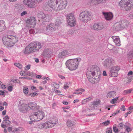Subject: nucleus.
Segmentation results:
<instances>
[{
	"mask_svg": "<svg viewBox=\"0 0 133 133\" xmlns=\"http://www.w3.org/2000/svg\"><path fill=\"white\" fill-rule=\"evenodd\" d=\"M101 75L99 69L96 65L91 66L87 70V76L88 80L91 83H97L100 79Z\"/></svg>",
	"mask_w": 133,
	"mask_h": 133,
	"instance_id": "f257e3e1",
	"label": "nucleus"
},
{
	"mask_svg": "<svg viewBox=\"0 0 133 133\" xmlns=\"http://www.w3.org/2000/svg\"><path fill=\"white\" fill-rule=\"evenodd\" d=\"M48 4L54 10L60 11L65 8L67 2L66 0H49Z\"/></svg>",
	"mask_w": 133,
	"mask_h": 133,
	"instance_id": "f03ea898",
	"label": "nucleus"
},
{
	"mask_svg": "<svg viewBox=\"0 0 133 133\" xmlns=\"http://www.w3.org/2000/svg\"><path fill=\"white\" fill-rule=\"evenodd\" d=\"M18 38L16 35H8L4 36L2 39L3 42L7 47L13 46L18 41Z\"/></svg>",
	"mask_w": 133,
	"mask_h": 133,
	"instance_id": "7ed1b4c3",
	"label": "nucleus"
},
{
	"mask_svg": "<svg viewBox=\"0 0 133 133\" xmlns=\"http://www.w3.org/2000/svg\"><path fill=\"white\" fill-rule=\"evenodd\" d=\"M81 61L80 58L68 60L66 62V65L71 70H76L78 67L79 62Z\"/></svg>",
	"mask_w": 133,
	"mask_h": 133,
	"instance_id": "20e7f679",
	"label": "nucleus"
},
{
	"mask_svg": "<svg viewBox=\"0 0 133 133\" xmlns=\"http://www.w3.org/2000/svg\"><path fill=\"white\" fill-rule=\"evenodd\" d=\"M121 10L127 11L133 8V0H122L119 3Z\"/></svg>",
	"mask_w": 133,
	"mask_h": 133,
	"instance_id": "39448f33",
	"label": "nucleus"
},
{
	"mask_svg": "<svg viewBox=\"0 0 133 133\" xmlns=\"http://www.w3.org/2000/svg\"><path fill=\"white\" fill-rule=\"evenodd\" d=\"M44 116V112L42 111L39 110L33 112L30 116V118L32 121H36L42 120Z\"/></svg>",
	"mask_w": 133,
	"mask_h": 133,
	"instance_id": "423d86ee",
	"label": "nucleus"
},
{
	"mask_svg": "<svg viewBox=\"0 0 133 133\" xmlns=\"http://www.w3.org/2000/svg\"><path fill=\"white\" fill-rule=\"evenodd\" d=\"M92 15L91 12L88 11H84L80 13L79 19L81 21L84 23H87L90 20Z\"/></svg>",
	"mask_w": 133,
	"mask_h": 133,
	"instance_id": "0eeeda50",
	"label": "nucleus"
},
{
	"mask_svg": "<svg viewBox=\"0 0 133 133\" xmlns=\"http://www.w3.org/2000/svg\"><path fill=\"white\" fill-rule=\"evenodd\" d=\"M67 22L69 25L71 27H74L76 24V19L75 16L72 14H70L67 15L66 17Z\"/></svg>",
	"mask_w": 133,
	"mask_h": 133,
	"instance_id": "6e6552de",
	"label": "nucleus"
},
{
	"mask_svg": "<svg viewBox=\"0 0 133 133\" xmlns=\"http://www.w3.org/2000/svg\"><path fill=\"white\" fill-rule=\"evenodd\" d=\"M120 67L118 66H114L110 69L109 76L111 77H117L118 75V72L120 70Z\"/></svg>",
	"mask_w": 133,
	"mask_h": 133,
	"instance_id": "1a4fd4ad",
	"label": "nucleus"
},
{
	"mask_svg": "<svg viewBox=\"0 0 133 133\" xmlns=\"http://www.w3.org/2000/svg\"><path fill=\"white\" fill-rule=\"evenodd\" d=\"M33 53L37 51L41 47V45L39 42H33L28 45Z\"/></svg>",
	"mask_w": 133,
	"mask_h": 133,
	"instance_id": "9d476101",
	"label": "nucleus"
},
{
	"mask_svg": "<svg viewBox=\"0 0 133 133\" xmlns=\"http://www.w3.org/2000/svg\"><path fill=\"white\" fill-rule=\"evenodd\" d=\"M36 21L34 17H31L28 19L26 21V26L28 28H34L36 25Z\"/></svg>",
	"mask_w": 133,
	"mask_h": 133,
	"instance_id": "9b49d317",
	"label": "nucleus"
},
{
	"mask_svg": "<svg viewBox=\"0 0 133 133\" xmlns=\"http://www.w3.org/2000/svg\"><path fill=\"white\" fill-rule=\"evenodd\" d=\"M23 3L25 5L32 8H35L37 5L36 2L35 0H24Z\"/></svg>",
	"mask_w": 133,
	"mask_h": 133,
	"instance_id": "f8f14e48",
	"label": "nucleus"
},
{
	"mask_svg": "<svg viewBox=\"0 0 133 133\" xmlns=\"http://www.w3.org/2000/svg\"><path fill=\"white\" fill-rule=\"evenodd\" d=\"M57 29L58 28L54 24H51L47 26L46 30L47 34L49 35Z\"/></svg>",
	"mask_w": 133,
	"mask_h": 133,
	"instance_id": "ddd939ff",
	"label": "nucleus"
},
{
	"mask_svg": "<svg viewBox=\"0 0 133 133\" xmlns=\"http://www.w3.org/2000/svg\"><path fill=\"white\" fill-rule=\"evenodd\" d=\"M114 63V60L111 58H108L106 59L104 61L103 65L105 67H109Z\"/></svg>",
	"mask_w": 133,
	"mask_h": 133,
	"instance_id": "4468645a",
	"label": "nucleus"
},
{
	"mask_svg": "<svg viewBox=\"0 0 133 133\" xmlns=\"http://www.w3.org/2000/svg\"><path fill=\"white\" fill-rule=\"evenodd\" d=\"M38 127L40 129H45L52 128L48 121L45 123H41L39 124Z\"/></svg>",
	"mask_w": 133,
	"mask_h": 133,
	"instance_id": "2eb2a0df",
	"label": "nucleus"
},
{
	"mask_svg": "<svg viewBox=\"0 0 133 133\" xmlns=\"http://www.w3.org/2000/svg\"><path fill=\"white\" fill-rule=\"evenodd\" d=\"M19 110L21 112H25L30 110V108L28 104L23 103L20 106Z\"/></svg>",
	"mask_w": 133,
	"mask_h": 133,
	"instance_id": "dca6fc26",
	"label": "nucleus"
},
{
	"mask_svg": "<svg viewBox=\"0 0 133 133\" xmlns=\"http://www.w3.org/2000/svg\"><path fill=\"white\" fill-rule=\"evenodd\" d=\"M48 121L49 122L50 125L52 128L57 123L58 120L56 118L52 116L50 117L49 120Z\"/></svg>",
	"mask_w": 133,
	"mask_h": 133,
	"instance_id": "f3484780",
	"label": "nucleus"
},
{
	"mask_svg": "<svg viewBox=\"0 0 133 133\" xmlns=\"http://www.w3.org/2000/svg\"><path fill=\"white\" fill-rule=\"evenodd\" d=\"M103 15L104 16L106 20L107 21H110L111 20L113 17V15L111 12H102Z\"/></svg>",
	"mask_w": 133,
	"mask_h": 133,
	"instance_id": "a211bd4d",
	"label": "nucleus"
},
{
	"mask_svg": "<svg viewBox=\"0 0 133 133\" xmlns=\"http://www.w3.org/2000/svg\"><path fill=\"white\" fill-rule=\"evenodd\" d=\"M122 22L120 21L116 23L114 25V29L116 31H119L123 28L121 25Z\"/></svg>",
	"mask_w": 133,
	"mask_h": 133,
	"instance_id": "6ab92c4d",
	"label": "nucleus"
},
{
	"mask_svg": "<svg viewBox=\"0 0 133 133\" xmlns=\"http://www.w3.org/2000/svg\"><path fill=\"white\" fill-rule=\"evenodd\" d=\"M111 38L113 40L114 42L116 45L118 46H120L121 42L119 36H113L111 37Z\"/></svg>",
	"mask_w": 133,
	"mask_h": 133,
	"instance_id": "aec40b11",
	"label": "nucleus"
},
{
	"mask_svg": "<svg viewBox=\"0 0 133 133\" xmlns=\"http://www.w3.org/2000/svg\"><path fill=\"white\" fill-rule=\"evenodd\" d=\"M116 95V93L114 91H110L108 92L106 97L108 98H111L114 97Z\"/></svg>",
	"mask_w": 133,
	"mask_h": 133,
	"instance_id": "412c9836",
	"label": "nucleus"
},
{
	"mask_svg": "<svg viewBox=\"0 0 133 133\" xmlns=\"http://www.w3.org/2000/svg\"><path fill=\"white\" fill-rule=\"evenodd\" d=\"M70 53L67 50H64L59 53L58 55V57L59 58H62L63 57L68 55Z\"/></svg>",
	"mask_w": 133,
	"mask_h": 133,
	"instance_id": "4be33fe9",
	"label": "nucleus"
},
{
	"mask_svg": "<svg viewBox=\"0 0 133 133\" xmlns=\"http://www.w3.org/2000/svg\"><path fill=\"white\" fill-rule=\"evenodd\" d=\"M23 52L25 54H28L33 53L28 45L25 47L24 50Z\"/></svg>",
	"mask_w": 133,
	"mask_h": 133,
	"instance_id": "5701e85b",
	"label": "nucleus"
},
{
	"mask_svg": "<svg viewBox=\"0 0 133 133\" xmlns=\"http://www.w3.org/2000/svg\"><path fill=\"white\" fill-rule=\"evenodd\" d=\"M103 28V25H99L97 23H95L94 25L93 28L95 30H98L102 29Z\"/></svg>",
	"mask_w": 133,
	"mask_h": 133,
	"instance_id": "b1692460",
	"label": "nucleus"
},
{
	"mask_svg": "<svg viewBox=\"0 0 133 133\" xmlns=\"http://www.w3.org/2000/svg\"><path fill=\"white\" fill-rule=\"evenodd\" d=\"M76 123V121L75 120H68L66 122V125L70 127L75 125Z\"/></svg>",
	"mask_w": 133,
	"mask_h": 133,
	"instance_id": "393cba45",
	"label": "nucleus"
},
{
	"mask_svg": "<svg viewBox=\"0 0 133 133\" xmlns=\"http://www.w3.org/2000/svg\"><path fill=\"white\" fill-rule=\"evenodd\" d=\"M120 22H122L121 25L123 29L127 27L129 25V22L126 20L122 21Z\"/></svg>",
	"mask_w": 133,
	"mask_h": 133,
	"instance_id": "a878e982",
	"label": "nucleus"
},
{
	"mask_svg": "<svg viewBox=\"0 0 133 133\" xmlns=\"http://www.w3.org/2000/svg\"><path fill=\"white\" fill-rule=\"evenodd\" d=\"M101 3L100 0H91L90 4L91 5H94Z\"/></svg>",
	"mask_w": 133,
	"mask_h": 133,
	"instance_id": "bb28decb",
	"label": "nucleus"
},
{
	"mask_svg": "<svg viewBox=\"0 0 133 133\" xmlns=\"http://www.w3.org/2000/svg\"><path fill=\"white\" fill-rule=\"evenodd\" d=\"M133 73L132 71H130L128 74V77H127L128 81L130 82L132 79L133 76H131L133 74Z\"/></svg>",
	"mask_w": 133,
	"mask_h": 133,
	"instance_id": "cd10ccee",
	"label": "nucleus"
},
{
	"mask_svg": "<svg viewBox=\"0 0 133 133\" xmlns=\"http://www.w3.org/2000/svg\"><path fill=\"white\" fill-rule=\"evenodd\" d=\"M44 17H43V19H42L45 22H49L50 21L51 18V16H49L48 15H45L44 16Z\"/></svg>",
	"mask_w": 133,
	"mask_h": 133,
	"instance_id": "c85d7f7f",
	"label": "nucleus"
},
{
	"mask_svg": "<svg viewBox=\"0 0 133 133\" xmlns=\"http://www.w3.org/2000/svg\"><path fill=\"white\" fill-rule=\"evenodd\" d=\"M4 21L3 20H0V31L4 29Z\"/></svg>",
	"mask_w": 133,
	"mask_h": 133,
	"instance_id": "c756f323",
	"label": "nucleus"
},
{
	"mask_svg": "<svg viewBox=\"0 0 133 133\" xmlns=\"http://www.w3.org/2000/svg\"><path fill=\"white\" fill-rule=\"evenodd\" d=\"M9 118L8 116H6L4 117L3 119V120L2 122L3 123H6L8 122V124H10V122L9 121Z\"/></svg>",
	"mask_w": 133,
	"mask_h": 133,
	"instance_id": "7c9ffc66",
	"label": "nucleus"
},
{
	"mask_svg": "<svg viewBox=\"0 0 133 133\" xmlns=\"http://www.w3.org/2000/svg\"><path fill=\"white\" fill-rule=\"evenodd\" d=\"M85 91V90L82 89H80L78 90H76V91L73 93L74 94H82L81 92H84Z\"/></svg>",
	"mask_w": 133,
	"mask_h": 133,
	"instance_id": "2f4dec72",
	"label": "nucleus"
},
{
	"mask_svg": "<svg viewBox=\"0 0 133 133\" xmlns=\"http://www.w3.org/2000/svg\"><path fill=\"white\" fill-rule=\"evenodd\" d=\"M29 107L30 108V110L31 109L34 110V107L36 105V103L34 102H30L28 104Z\"/></svg>",
	"mask_w": 133,
	"mask_h": 133,
	"instance_id": "473e14b6",
	"label": "nucleus"
},
{
	"mask_svg": "<svg viewBox=\"0 0 133 133\" xmlns=\"http://www.w3.org/2000/svg\"><path fill=\"white\" fill-rule=\"evenodd\" d=\"M23 91L24 93L25 96H28V93L29 92L28 88L27 87H25L23 88Z\"/></svg>",
	"mask_w": 133,
	"mask_h": 133,
	"instance_id": "72a5a7b5",
	"label": "nucleus"
},
{
	"mask_svg": "<svg viewBox=\"0 0 133 133\" xmlns=\"http://www.w3.org/2000/svg\"><path fill=\"white\" fill-rule=\"evenodd\" d=\"M119 98V97L114 98L112 99L110 101V103L112 104H114L117 102Z\"/></svg>",
	"mask_w": 133,
	"mask_h": 133,
	"instance_id": "f704fd0d",
	"label": "nucleus"
},
{
	"mask_svg": "<svg viewBox=\"0 0 133 133\" xmlns=\"http://www.w3.org/2000/svg\"><path fill=\"white\" fill-rule=\"evenodd\" d=\"M132 91H133V89H132L125 90L123 91V94L124 95L129 94L131 93Z\"/></svg>",
	"mask_w": 133,
	"mask_h": 133,
	"instance_id": "c9c22d12",
	"label": "nucleus"
},
{
	"mask_svg": "<svg viewBox=\"0 0 133 133\" xmlns=\"http://www.w3.org/2000/svg\"><path fill=\"white\" fill-rule=\"evenodd\" d=\"M45 14L42 12H40L37 14V17L38 18H41L43 19V17H44Z\"/></svg>",
	"mask_w": 133,
	"mask_h": 133,
	"instance_id": "e433bc0d",
	"label": "nucleus"
},
{
	"mask_svg": "<svg viewBox=\"0 0 133 133\" xmlns=\"http://www.w3.org/2000/svg\"><path fill=\"white\" fill-rule=\"evenodd\" d=\"M61 23V21L59 19H57L56 20L55 24H54L58 28V27Z\"/></svg>",
	"mask_w": 133,
	"mask_h": 133,
	"instance_id": "4c0bfd02",
	"label": "nucleus"
},
{
	"mask_svg": "<svg viewBox=\"0 0 133 133\" xmlns=\"http://www.w3.org/2000/svg\"><path fill=\"white\" fill-rule=\"evenodd\" d=\"M22 130V128H15L13 130L12 132H14L17 133Z\"/></svg>",
	"mask_w": 133,
	"mask_h": 133,
	"instance_id": "58836bf2",
	"label": "nucleus"
},
{
	"mask_svg": "<svg viewBox=\"0 0 133 133\" xmlns=\"http://www.w3.org/2000/svg\"><path fill=\"white\" fill-rule=\"evenodd\" d=\"M14 64L16 66L20 69H21L22 68V65L20 63H14Z\"/></svg>",
	"mask_w": 133,
	"mask_h": 133,
	"instance_id": "ea45409f",
	"label": "nucleus"
},
{
	"mask_svg": "<svg viewBox=\"0 0 133 133\" xmlns=\"http://www.w3.org/2000/svg\"><path fill=\"white\" fill-rule=\"evenodd\" d=\"M100 101L99 99H97L93 102V105H98L100 104Z\"/></svg>",
	"mask_w": 133,
	"mask_h": 133,
	"instance_id": "a19ab883",
	"label": "nucleus"
},
{
	"mask_svg": "<svg viewBox=\"0 0 133 133\" xmlns=\"http://www.w3.org/2000/svg\"><path fill=\"white\" fill-rule=\"evenodd\" d=\"M110 122L109 121L107 120L102 123V124L104 126H106L109 124Z\"/></svg>",
	"mask_w": 133,
	"mask_h": 133,
	"instance_id": "79ce46f5",
	"label": "nucleus"
},
{
	"mask_svg": "<svg viewBox=\"0 0 133 133\" xmlns=\"http://www.w3.org/2000/svg\"><path fill=\"white\" fill-rule=\"evenodd\" d=\"M91 100V98H88L85 99L83 100L82 102V104H84L85 103Z\"/></svg>",
	"mask_w": 133,
	"mask_h": 133,
	"instance_id": "37998d69",
	"label": "nucleus"
},
{
	"mask_svg": "<svg viewBox=\"0 0 133 133\" xmlns=\"http://www.w3.org/2000/svg\"><path fill=\"white\" fill-rule=\"evenodd\" d=\"M53 85L54 87L55 88L58 89L59 88V85L56 83L54 82L53 83Z\"/></svg>",
	"mask_w": 133,
	"mask_h": 133,
	"instance_id": "c03bdc74",
	"label": "nucleus"
},
{
	"mask_svg": "<svg viewBox=\"0 0 133 133\" xmlns=\"http://www.w3.org/2000/svg\"><path fill=\"white\" fill-rule=\"evenodd\" d=\"M38 94L37 92L31 93L29 94V95L31 97H35Z\"/></svg>",
	"mask_w": 133,
	"mask_h": 133,
	"instance_id": "a18cd8bd",
	"label": "nucleus"
},
{
	"mask_svg": "<svg viewBox=\"0 0 133 133\" xmlns=\"http://www.w3.org/2000/svg\"><path fill=\"white\" fill-rule=\"evenodd\" d=\"M31 65L29 64L27 65L24 67V70L25 71H27L30 68Z\"/></svg>",
	"mask_w": 133,
	"mask_h": 133,
	"instance_id": "49530a36",
	"label": "nucleus"
},
{
	"mask_svg": "<svg viewBox=\"0 0 133 133\" xmlns=\"http://www.w3.org/2000/svg\"><path fill=\"white\" fill-rule=\"evenodd\" d=\"M119 126L121 129H122L123 128L125 127V125L123 123H121L119 124Z\"/></svg>",
	"mask_w": 133,
	"mask_h": 133,
	"instance_id": "de8ad7c7",
	"label": "nucleus"
},
{
	"mask_svg": "<svg viewBox=\"0 0 133 133\" xmlns=\"http://www.w3.org/2000/svg\"><path fill=\"white\" fill-rule=\"evenodd\" d=\"M30 76L32 77H35L36 75L35 73H34L33 72H30Z\"/></svg>",
	"mask_w": 133,
	"mask_h": 133,
	"instance_id": "09e8293b",
	"label": "nucleus"
},
{
	"mask_svg": "<svg viewBox=\"0 0 133 133\" xmlns=\"http://www.w3.org/2000/svg\"><path fill=\"white\" fill-rule=\"evenodd\" d=\"M40 108V106L39 105H38L36 103V105L34 107V110H38Z\"/></svg>",
	"mask_w": 133,
	"mask_h": 133,
	"instance_id": "8fccbe9b",
	"label": "nucleus"
},
{
	"mask_svg": "<svg viewBox=\"0 0 133 133\" xmlns=\"http://www.w3.org/2000/svg\"><path fill=\"white\" fill-rule=\"evenodd\" d=\"M120 111L119 110H118L117 111L115 112L114 113L112 114V116H114L117 114L118 113L120 112Z\"/></svg>",
	"mask_w": 133,
	"mask_h": 133,
	"instance_id": "3c124183",
	"label": "nucleus"
},
{
	"mask_svg": "<svg viewBox=\"0 0 133 133\" xmlns=\"http://www.w3.org/2000/svg\"><path fill=\"white\" fill-rule=\"evenodd\" d=\"M113 130L116 133L117 132H118V129L116 127H114V126L113 127Z\"/></svg>",
	"mask_w": 133,
	"mask_h": 133,
	"instance_id": "603ef678",
	"label": "nucleus"
},
{
	"mask_svg": "<svg viewBox=\"0 0 133 133\" xmlns=\"http://www.w3.org/2000/svg\"><path fill=\"white\" fill-rule=\"evenodd\" d=\"M26 71H21L20 72L19 74L21 76H24L25 74Z\"/></svg>",
	"mask_w": 133,
	"mask_h": 133,
	"instance_id": "864d4df0",
	"label": "nucleus"
},
{
	"mask_svg": "<svg viewBox=\"0 0 133 133\" xmlns=\"http://www.w3.org/2000/svg\"><path fill=\"white\" fill-rule=\"evenodd\" d=\"M13 87L12 86H9L8 88V90L10 91H11L12 90Z\"/></svg>",
	"mask_w": 133,
	"mask_h": 133,
	"instance_id": "5fc2aeb1",
	"label": "nucleus"
},
{
	"mask_svg": "<svg viewBox=\"0 0 133 133\" xmlns=\"http://www.w3.org/2000/svg\"><path fill=\"white\" fill-rule=\"evenodd\" d=\"M120 109L123 111H125V110L124 105H122L121 106Z\"/></svg>",
	"mask_w": 133,
	"mask_h": 133,
	"instance_id": "6e6d98bb",
	"label": "nucleus"
},
{
	"mask_svg": "<svg viewBox=\"0 0 133 133\" xmlns=\"http://www.w3.org/2000/svg\"><path fill=\"white\" fill-rule=\"evenodd\" d=\"M126 130L127 131L128 133L131 131V129L130 128L127 126H126Z\"/></svg>",
	"mask_w": 133,
	"mask_h": 133,
	"instance_id": "4d7b16f0",
	"label": "nucleus"
},
{
	"mask_svg": "<svg viewBox=\"0 0 133 133\" xmlns=\"http://www.w3.org/2000/svg\"><path fill=\"white\" fill-rule=\"evenodd\" d=\"M131 112V111H129V112L125 113L124 115V116L125 117H126L128 116V115L130 114Z\"/></svg>",
	"mask_w": 133,
	"mask_h": 133,
	"instance_id": "13d9d810",
	"label": "nucleus"
},
{
	"mask_svg": "<svg viewBox=\"0 0 133 133\" xmlns=\"http://www.w3.org/2000/svg\"><path fill=\"white\" fill-rule=\"evenodd\" d=\"M35 32V31L33 29H31L29 31V32L30 34H34Z\"/></svg>",
	"mask_w": 133,
	"mask_h": 133,
	"instance_id": "bf43d9fd",
	"label": "nucleus"
},
{
	"mask_svg": "<svg viewBox=\"0 0 133 133\" xmlns=\"http://www.w3.org/2000/svg\"><path fill=\"white\" fill-rule=\"evenodd\" d=\"M31 88L32 90L34 91H35L37 90L36 87L35 86H31Z\"/></svg>",
	"mask_w": 133,
	"mask_h": 133,
	"instance_id": "052dcab7",
	"label": "nucleus"
},
{
	"mask_svg": "<svg viewBox=\"0 0 133 133\" xmlns=\"http://www.w3.org/2000/svg\"><path fill=\"white\" fill-rule=\"evenodd\" d=\"M0 95L4 96L5 95V92L2 91L0 90Z\"/></svg>",
	"mask_w": 133,
	"mask_h": 133,
	"instance_id": "680f3d73",
	"label": "nucleus"
},
{
	"mask_svg": "<svg viewBox=\"0 0 133 133\" xmlns=\"http://www.w3.org/2000/svg\"><path fill=\"white\" fill-rule=\"evenodd\" d=\"M25 75H24V76H30V72H26L25 73Z\"/></svg>",
	"mask_w": 133,
	"mask_h": 133,
	"instance_id": "e2e57ef3",
	"label": "nucleus"
},
{
	"mask_svg": "<svg viewBox=\"0 0 133 133\" xmlns=\"http://www.w3.org/2000/svg\"><path fill=\"white\" fill-rule=\"evenodd\" d=\"M106 133H112V130L111 129H109L106 131Z\"/></svg>",
	"mask_w": 133,
	"mask_h": 133,
	"instance_id": "0e129e2a",
	"label": "nucleus"
},
{
	"mask_svg": "<svg viewBox=\"0 0 133 133\" xmlns=\"http://www.w3.org/2000/svg\"><path fill=\"white\" fill-rule=\"evenodd\" d=\"M27 12L26 11H23L21 14V16H23L24 15L27 14Z\"/></svg>",
	"mask_w": 133,
	"mask_h": 133,
	"instance_id": "69168bd1",
	"label": "nucleus"
},
{
	"mask_svg": "<svg viewBox=\"0 0 133 133\" xmlns=\"http://www.w3.org/2000/svg\"><path fill=\"white\" fill-rule=\"evenodd\" d=\"M1 87L2 89H5L6 88V86L5 85H1Z\"/></svg>",
	"mask_w": 133,
	"mask_h": 133,
	"instance_id": "338daca9",
	"label": "nucleus"
},
{
	"mask_svg": "<svg viewBox=\"0 0 133 133\" xmlns=\"http://www.w3.org/2000/svg\"><path fill=\"white\" fill-rule=\"evenodd\" d=\"M12 127H8V131L9 132H10L12 131Z\"/></svg>",
	"mask_w": 133,
	"mask_h": 133,
	"instance_id": "774afa93",
	"label": "nucleus"
}]
</instances>
